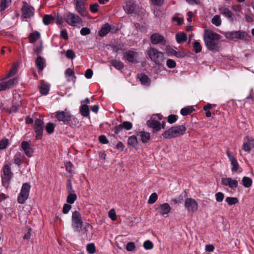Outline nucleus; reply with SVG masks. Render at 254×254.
I'll return each mask as SVG.
<instances>
[{
	"label": "nucleus",
	"instance_id": "obj_1",
	"mask_svg": "<svg viewBox=\"0 0 254 254\" xmlns=\"http://www.w3.org/2000/svg\"><path fill=\"white\" fill-rule=\"evenodd\" d=\"M220 35L215 32H209L204 36L205 44L207 49L213 52L219 51Z\"/></svg>",
	"mask_w": 254,
	"mask_h": 254
},
{
	"label": "nucleus",
	"instance_id": "obj_2",
	"mask_svg": "<svg viewBox=\"0 0 254 254\" xmlns=\"http://www.w3.org/2000/svg\"><path fill=\"white\" fill-rule=\"evenodd\" d=\"M55 117L59 122H62L64 125L67 126H76L79 124L77 119L73 117L70 113L66 110L56 112Z\"/></svg>",
	"mask_w": 254,
	"mask_h": 254
},
{
	"label": "nucleus",
	"instance_id": "obj_3",
	"mask_svg": "<svg viewBox=\"0 0 254 254\" xmlns=\"http://www.w3.org/2000/svg\"><path fill=\"white\" fill-rule=\"evenodd\" d=\"M187 130L184 125L174 126L165 131L162 134L166 139H171L183 135Z\"/></svg>",
	"mask_w": 254,
	"mask_h": 254
},
{
	"label": "nucleus",
	"instance_id": "obj_4",
	"mask_svg": "<svg viewBox=\"0 0 254 254\" xmlns=\"http://www.w3.org/2000/svg\"><path fill=\"white\" fill-rule=\"evenodd\" d=\"M147 53L151 60L159 67H160L164 63L165 58L164 54L157 49L150 47L147 50Z\"/></svg>",
	"mask_w": 254,
	"mask_h": 254
},
{
	"label": "nucleus",
	"instance_id": "obj_5",
	"mask_svg": "<svg viewBox=\"0 0 254 254\" xmlns=\"http://www.w3.org/2000/svg\"><path fill=\"white\" fill-rule=\"evenodd\" d=\"M3 174L1 175L2 185L7 188L9 185L10 181L13 176L10 167L7 164L4 165L3 169Z\"/></svg>",
	"mask_w": 254,
	"mask_h": 254
},
{
	"label": "nucleus",
	"instance_id": "obj_6",
	"mask_svg": "<svg viewBox=\"0 0 254 254\" xmlns=\"http://www.w3.org/2000/svg\"><path fill=\"white\" fill-rule=\"evenodd\" d=\"M30 188L31 186L29 183H25L23 184L20 192L17 198V201L19 203L23 204L28 199Z\"/></svg>",
	"mask_w": 254,
	"mask_h": 254
},
{
	"label": "nucleus",
	"instance_id": "obj_7",
	"mask_svg": "<svg viewBox=\"0 0 254 254\" xmlns=\"http://www.w3.org/2000/svg\"><path fill=\"white\" fill-rule=\"evenodd\" d=\"M72 227L75 231H80L82 225L83 221L81 214L77 211H74L72 214Z\"/></svg>",
	"mask_w": 254,
	"mask_h": 254
},
{
	"label": "nucleus",
	"instance_id": "obj_8",
	"mask_svg": "<svg viewBox=\"0 0 254 254\" xmlns=\"http://www.w3.org/2000/svg\"><path fill=\"white\" fill-rule=\"evenodd\" d=\"M64 19L67 24L72 26H76L82 21L78 15L71 12L66 13L64 15Z\"/></svg>",
	"mask_w": 254,
	"mask_h": 254
},
{
	"label": "nucleus",
	"instance_id": "obj_9",
	"mask_svg": "<svg viewBox=\"0 0 254 254\" xmlns=\"http://www.w3.org/2000/svg\"><path fill=\"white\" fill-rule=\"evenodd\" d=\"M34 129L36 133V139H41L43 136L44 130V122L39 119L35 120Z\"/></svg>",
	"mask_w": 254,
	"mask_h": 254
},
{
	"label": "nucleus",
	"instance_id": "obj_10",
	"mask_svg": "<svg viewBox=\"0 0 254 254\" xmlns=\"http://www.w3.org/2000/svg\"><path fill=\"white\" fill-rule=\"evenodd\" d=\"M22 17L25 19L29 18L33 16L34 14V8L29 5L26 2L23 3L21 8Z\"/></svg>",
	"mask_w": 254,
	"mask_h": 254
},
{
	"label": "nucleus",
	"instance_id": "obj_11",
	"mask_svg": "<svg viewBox=\"0 0 254 254\" xmlns=\"http://www.w3.org/2000/svg\"><path fill=\"white\" fill-rule=\"evenodd\" d=\"M150 41L154 45L160 44L162 46H165L166 44V40L164 37L158 33L153 34L151 35Z\"/></svg>",
	"mask_w": 254,
	"mask_h": 254
},
{
	"label": "nucleus",
	"instance_id": "obj_12",
	"mask_svg": "<svg viewBox=\"0 0 254 254\" xmlns=\"http://www.w3.org/2000/svg\"><path fill=\"white\" fill-rule=\"evenodd\" d=\"M185 207L189 212H194L197 209V203L191 198H188L185 200Z\"/></svg>",
	"mask_w": 254,
	"mask_h": 254
},
{
	"label": "nucleus",
	"instance_id": "obj_13",
	"mask_svg": "<svg viewBox=\"0 0 254 254\" xmlns=\"http://www.w3.org/2000/svg\"><path fill=\"white\" fill-rule=\"evenodd\" d=\"M229 37L232 38H237L240 39H246L249 40L251 39V36L247 33L243 31H234L228 33Z\"/></svg>",
	"mask_w": 254,
	"mask_h": 254
},
{
	"label": "nucleus",
	"instance_id": "obj_14",
	"mask_svg": "<svg viewBox=\"0 0 254 254\" xmlns=\"http://www.w3.org/2000/svg\"><path fill=\"white\" fill-rule=\"evenodd\" d=\"M137 55L136 52L129 50L123 54V59L129 63H137L136 60Z\"/></svg>",
	"mask_w": 254,
	"mask_h": 254
},
{
	"label": "nucleus",
	"instance_id": "obj_15",
	"mask_svg": "<svg viewBox=\"0 0 254 254\" xmlns=\"http://www.w3.org/2000/svg\"><path fill=\"white\" fill-rule=\"evenodd\" d=\"M146 125L148 127L153 129V132L155 133L161 129V123L156 121L155 118L151 119L146 122Z\"/></svg>",
	"mask_w": 254,
	"mask_h": 254
},
{
	"label": "nucleus",
	"instance_id": "obj_16",
	"mask_svg": "<svg viewBox=\"0 0 254 254\" xmlns=\"http://www.w3.org/2000/svg\"><path fill=\"white\" fill-rule=\"evenodd\" d=\"M171 209V208L170 205L167 203L160 204L155 208V210L163 216L166 214H168L170 212Z\"/></svg>",
	"mask_w": 254,
	"mask_h": 254
},
{
	"label": "nucleus",
	"instance_id": "obj_17",
	"mask_svg": "<svg viewBox=\"0 0 254 254\" xmlns=\"http://www.w3.org/2000/svg\"><path fill=\"white\" fill-rule=\"evenodd\" d=\"M76 9L77 12L82 16H86L88 12L85 6V2L76 0Z\"/></svg>",
	"mask_w": 254,
	"mask_h": 254
},
{
	"label": "nucleus",
	"instance_id": "obj_18",
	"mask_svg": "<svg viewBox=\"0 0 254 254\" xmlns=\"http://www.w3.org/2000/svg\"><path fill=\"white\" fill-rule=\"evenodd\" d=\"M222 184L224 186H229L232 189H234L238 186V181L233 180L231 178H223L222 179Z\"/></svg>",
	"mask_w": 254,
	"mask_h": 254
},
{
	"label": "nucleus",
	"instance_id": "obj_19",
	"mask_svg": "<svg viewBox=\"0 0 254 254\" xmlns=\"http://www.w3.org/2000/svg\"><path fill=\"white\" fill-rule=\"evenodd\" d=\"M220 13L228 19H229L231 22H233L234 20V15L232 12L228 8L225 6H220L218 8Z\"/></svg>",
	"mask_w": 254,
	"mask_h": 254
},
{
	"label": "nucleus",
	"instance_id": "obj_20",
	"mask_svg": "<svg viewBox=\"0 0 254 254\" xmlns=\"http://www.w3.org/2000/svg\"><path fill=\"white\" fill-rule=\"evenodd\" d=\"M124 8L127 13H134L136 8V4L133 0H128L127 1L126 5Z\"/></svg>",
	"mask_w": 254,
	"mask_h": 254
},
{
	"label": "nucleus",
	"instance_id": "obj_21",
	"mask_svg": "<svg viewBox=\"0 0 254 254\" xmlns=\"http://www.w3.org/2000/svg\"><path fill=\"white\" fill-rule=\"evenodd\" d=\"M21 147L27 157H30L32 156L33 152V149L30 147V145L28 142L23 141L21 142Z\"/></svg>",
	"mask_w": 254,
	"mask_h": 254
},
{
	"label": "nucleus",
	"instance_id": "obj_22",
	"mask_svg": "<svg viewBox=\"0 0 254 254\" xmlns=\"http://www.w3.org/2000/svg\"><path fill=\"white\" fill-rule=\"evenodd\" d=\"M137 135L140 137L141 141L143 143H148L150 139V135L148 132L141 131L137 133Z\"/></svg>",
	"mask_w": 254,
	"mask_h": 254
},
{
	"label": "nucleus",
	"instance_id": "obj_23",
	"mask_svg": "<svg viewBox=\"0 0 254 254\" xmlns=\"http://www.w3.org/2000/svg\"><path fill=\"white\" fill-rule=\"evenodd\" d=\"M39 71H42L46 66V63L44 59L41 56H38L35 61Z\"/></svg>",
	"mask_w": 254,
	"mask_h": 254
},
{
	"label": "nucleus",
	"instance_id": "obj_24",
	"mask_svg": "<svg viewBox=\"0 0 254 254\" xmlns=\"http://www.w3.org/2000/svg\"><path fill=\"white\" fill-rule=\"evenodd\" d=\"M251 140L252 138L249 136H246L244 138L243 149L246 152H250L252 146Z\"/></svg>",
	"mask_w": 254,
	"mask_h": 254
},
{
	"label": "nucleus",
	"instance_id": "obj_25",
	"mask_svg": "<svg viewBox=\"0 0 254 254\" xmlns=\"http://www.w3.org/2000/svg\"><path fill=\"white\" fill-rule=\"evenodd\" d=\"M111 30V26L109 23L105 24L99 31V35L101 37L106 36Z\"/></svg>",
	"mask_w": 254,
	"mask_h": 254
},
{
	"label": "nucleus",
	"instance_id": "obj_26",
	"mask_svg": "<svg viewBox=\"0 0 254 254\" xmlns=\"http://www.w3.org/2000/svg\"><path fill=\"white\" fill-rule=\"evenodd\" d=\"M18 82V78L14 77L10 79L6 82H3L5 89H9L13 87L14 85H16Z\"/></svg>",
	"mask_w": 254,
	"mask_h": 254
},
{
	"label": "nucleus",
	"instance_id": "obj_27",
	"mask_svg": "<svg viewBox=\"0 0 254 254\" xmlns=\"http://www.w3.org/2000/svg\"><path fill=\"white\" fill-rule=\"evenodd\" d=\"M176 38L178 43H182L187 41V36L184 32H179L176 35Z\"/></svg>",
	"mask_w": 254,
	"mask_h": 254
},
{
	"label": "nucleus",
	"instance_id": "obj_28",
	"mask_svg": "<svg viewBox=\"0 0 254 254\" xmlns=\"http://www.w3.org/2000/svg\"><path fill=\"white\" fill-rule=\"evenodd\" d=\"M138 141L135 135H133L128 137L127 139V144L132 147H135L137 146Z\"/></svg>",
	"mask_w": 254,
	"mask_h": 254
},
{
	"label": "nucleus",
	"instance_id": "obj_29",
	"mask_svg": "<svg viewBox=\"0 0 254 254\" xmlns=\"http://www.w3.org/2000/svg\"><path fill=\"white\" fill-rule=\"evenodd\" d=\"M111 64L116 69L120 70L124 68V64L120 60H112L110 61Z\"/></svg>",
	"mask_w": 254,
	"mask_h": 254
},
{
	"label": "nucleus",
	"instance_id": "obj_30",
	"mask_svg": "<svg viewBox=\"0 0 254 254\" xmlns=\"http://www.w3.org/2000/svg\"><path fill=\"white\" fill-rule=\"evenodd\" d=\"M40 34L37 31H35L34 32L31 33L29 36V42L31 43H34L37 40H38L40 38Z\"/></svg>",
	"mask_w": 254,
	"mask_h": 254
},
{
	"label": "nucleus",
	"instance_id": "obj_31",
	"mask_svg": "<svg viewBox=\"0 0 254 254\" xmlns=\"http://www.w3.org/2000/svg\"><path fill=\"white\" fill-rule=\"evenodd\" d=\"M138 78L143 85H148L149 84V79L148 77L144 73L138 74Z\"/></svg>",
	"mask_w": 254,
	"mask_h": 254
},
{
	"label": "nucleus",
	"instance_id": "obj_32",
	"mask_svg": "<svg viewBox=\"0 0 254 254\" xmlns=\"http://www.w3.org/2000/svg\"><path fill=\"white\" fill-rule=\"evenodd\" d=\"M22 157L23 156H22L21 153L20 152H17L15 154L14 156V163L17 165L18 166H20L22 164Z\"/></svg>",
	"mask_w": 254,
	"mask_h": 254
},
{
	"label": "nucleus",
	"instance_id": "obj_33",
	"mask_svg": "<svg viewBox=\"0 0 254 254\" xmlns=\"http://www.w3.org/2000/svg\"><path fill=\"white\" fill-rule=\"evenodd\" d=\"M76 194L73 192H68V196L67 197L66 201L69 204H72L74 203L75 200L76 199Z\"/></svg>",
	"mask_w": 254,
	"mask_h": 254
},
{
	"label": "nucleus",
	"instance_id": "obj_34",
	"mask_svg": "<svg viewBox=\"0 0 254 254\" xmlns=\"http://www.w3.org/2000/svg\"><path fill=\"white\" fill-rule=\"evenodd\" d=\"M243 186L246 188H249L252 186V180L248 177H244L242 179Z\"/></svg>",
	"mask_w": 254,
	"mask_h": 254
},
{
	"label": "nucleus",
	"instance_id": "obj_35",
	"mask_svg": "<svg viewBox=\"0 0 254 254\" xmlns=\"http://www.w3.org/2000/svg\"><path fill=\"white\" fill-rule=\"evenodd\" d=\"M81 114L84 117H87L89 115V110L86 104L82 105L80 108Z\"/></svg>",
	"mask_w": 254,
	"mask_h": 254
},
{
	"label": "nucleus",
	"instance_id": "obj_36",
	"mask_svg": "<svg viewBox=\"0 0 254 254\" xmlns=\"http://www.w3.org/2000/svg\"><path fill=\"white\" fill-rule=\"evenodd\" d=\"M49 91V86L45 84H42L40 87V92L41 94L46 95H47Z\"/></svg>",
	"mask_w": 254,
	"mask_h": 254
},
{
	"label": "nucleus",
	"instance_id": "obj_37",
	"mask_svg": "<svg viewBox=\"0 0 254 254\" xmlns=\"http://www.w3.org/2000/svg\"><path fill=\"white\" fill-rule=\"evenodd\" d=\"M212 23L216 26H219L221 24V20L219 15H215L211 20Z\"/></svg>",
	"mask_w": 254,
	"mask_h": 254
},
{
	"label": "nucleus",
	"instance_id": "obj_38",
	"mask_svg": "<svg viewBox=\"0 0 254 254\" xmlns=\"http://www.w3.org/2000/svg\"><path fill=\"white\" fill-rule=\"evenodd\" d=\"M226 201L229 205H232L238 203L239 200L237 197H227Z\"/></svg>",
	"mask_w": 254,
	"mask_h": 254
},
{
	"label": "nucleus",
	"instance_id": "obj_39",
	"mask_svg": "<svg viewBox=\"0 0 254 254\" xmlns=\"http://www.w3.org/2000/svg\"><path fill=\"white\" fill-rule=\"evenodd\" d=\"M54 18L51 15L46 14L43 18V22L46 25H48Z\"/></svg>",
	"mask_w": 254,
	"mask_h": 254
},
{
	"label": "nucleus",
	"instance_id": "obj_40",
	"mask_svg": "<svg viewBox=\"0 0 254 254\" xmlns=\"http://www.w3.org/2000/svg\"><path fill=\"white\" fill-rule=\"evenodd\" d=\"M193 110V109L191 107L182 108L181 110V114L183 116H187L190 115Z\"/></svg>",
	"mask_w": 254,
	"mask_h": 254
},
{
	"label": "nucleus",
	"instance_id": "obj_41",
	"mask_svg": "<svg viewBox=\"0 0 254 254\" xmlns=\"http://www.w3.org/2000/svg\"><path fill=\"white\" fill-rule=\"evenodd\" d=\"M87 251L90 254H93L96 251V248L95 245L93 243L89 244L86 247Z\"/></svg>",
	"mask_w": 254,
	"mask_h": 254
},
{
	"label": "nucleus",
	"instance_id": "obj_42",
	"mask_svg": "<svg viewBox=\"0 0 254 254\" xmlns=\"http://www.w3.org/2000/svg\"><path fill=\"white\" fill-rule=\"evenodd\" d=\"M45 129L48 133H52L54 131V124L52 123H48L46 126Z\"/></svg>",
	"mask_w": 254,
	"mask_h": 254
},
{
	"label": "nucleus",
	"instance_id": "obj_43",
	"mask_svg": "<svg viewBox=\"0 0 254 254\" xmlns=\"http://www.w3.org/2000/svg\"><path fill=\"white\" fill-rule=\"evenodd\" d=\"M193 49L195 53H199L201 51L202 47L200 43L198 41H194L193 43Z\"/></svg>",
	"mask_w": 254,
	"mask_h": 254
},
{
	"label": "nucleus",
	"instance_id": "obj_44",
	"mask_svg": "<svg viewBox=\"0 0 254 254\" xmlns=\"http://www.w3.org/2000/svg\"><path fill=\"white\" fill-rule=\"evenodd\" d=\"M158 198V195L156 193L154 192L152 193L148 200V203L149 204H153L156 202V201L157 200Z\"/></svg>",
	"mask_w": 254,
	"mask_h": 254
},
{
	"label": "nucleus",
	"instance_id": "obj_45",
	"mask_svg": "<svg viewBox=\"0 0 254 254\" xmlns=\"http://www.w3.org/2000/svg\"><path fill=\"white\" fill-rule=\"evenodd\" d=\"M17 71V66L16 65H14L11 69L10 70L9 73L6 76V78H9L11 76L14 75Z\"/></svg>",
	"mask_w": 254,
	"mask_h": 254
},
{
	"label": "nucleus",
	"instance_id": "obj_46",
	"mask_svg": "<svg viewBox=\"0 0 254 254\" xmlns=\"http://www.w3.org/2000/svg\"><path fill=\"white\" fill-rule=\"evenodd\" d=\"M8 0H0V11H3L8 5Z\"/></svg>",
	"mask_w": 254,
	"mask_h": 254
},
{
	"label": "nucleus",
	"instance_id": "obj_47",
	"mask_svg": "<svg viewBox=\"0 0 254 254\" xmlns=\"http://www.w3.org/2000/svg\"><path fill=\"white\" fill-rule=\"evenodd\" d=\"M231 164L232 166V167L231 169L232 171L233 172H237L239 168V165L238 164L237 160L236 159L235 160H233L232 162H231Z\"/></svg>",
	"mask_w": 254,
	"mask_h": 254
},
{
	"label": "nucleus",
	"instance_id": "obj_48",
	"mask_svg": "<svg viewBox=\"0 0 254 254\" xmlns=\"http://www.w3.org/2000/svg\"><path fill=\"white\" fill-rule=\"evenodd\" d=\"M65 75L66 76L72 77L73 78V81L75 82L76 77L74 75V72L72 69L70 68L66 69L65 71Z\"/></svg>",
	"mask_w": 254,
	"mask_h": 254
},
{
	"label": "nucleus",
	"instance_id": "obj_49",
	"mask_svg": "<svg viewBox=\"0 0 254 254\" xmlns=\"http://www.w3.org/2000/svg\"><path fill=\"white\" fill-rule=\"evenodd\" d=\"M178 120V116L175 115H170L168 117V122L170 124H172L176 122Z\"/></svg>",
	"mask_w": 254,
	"mask_h": 254
},
{
	"label": "nucleus",
	"instance_id": "obj_50",
	"mask_svg": "<svg viewBox=\"0 0 254 254\" xmlns=\"http://www.w3.org/2000/svg\"><path fill=\"white\" fill-rule=\"evenodd\" d=\"M122 125L124 128L127 130L131 129L132 127V124L130 122L127 121L123 122L122 124Z\"/></svg>",
	"mask_w": 254,
	"mask_h": 254
},
{
	"label": "nucleus",
	"instance_id": "obj_51",
	"mask_svg": "<svg viewBox=\"0 0 254 254\" xmlns=\"http://www.w3.org/2000/svg\"><path fill=\"white\" fill-rule=\"evenodd\" d=\"M143 247L146 250H151L153 248V244L150 241L147 240L144 242Z\"/></svg>",
	"mask_w": 254,
	"mask_h": 254
},
{
	"label": "nucleus",
	"instance_id": "obj_52",
	"mask_svg": "<svg viewBox=\"0 0 254 254\" xmlns=\"http://www.w3.org/2000/svg\"><path fill=\"white\" fill-rule=\"evenodd\" d=\"M67 58L69 59H73L75 57V54L73 50L69 49L67 50L65 54Z\"/></svg>",
	"mask_w": 254,
	"mask_h": 254
},
{
	"label": "nucleus",
	"instance_id": "obj_53",
	"mask_svg": "<svg viewBox=\"0 0 254 254\" xmlns=\"http://www.w3.org/2000/svg\"><path fill=\"white\" fill-rule=\"evenodd\" d=\"M166 65L169 68H173L176 67V63L173 60L168 59L166 62Z\"/></svg>",
	"mask_w": 254,
	"mask_h": 254
},
{
	"label": "nucleus",
	"instance_id": "obj_54",
	"mask_svg": "<svg viewBox=\"0 0 254 254\" xmlns=\"http://www.w3.org/2000/svg\"><path fill=\"white\" fill-rule=\"evenodd\" d=\"M216 200L217 202H222L224 198V195L222 192H219L215 194Z\"/></svg>",
	"mask_w": 254,
	"mask_h": 254
},
{
	"label": "nucleus",
	"instance_id": "obj_55",
	"mask_svg": "<svg viewBox=\"0 0 254 254\" xmlns=\"http://www.w3.org/2000/svg\"><path fill=\"white\" fill-rule=\"evenodd\" d=\"M55 22L57 23V24H59L60 25H62L63 24V22H64V18H63V17L59 15V14H57L55 16Z\"/></svg>",
	"mask_w": 254,
	"mask_h": 254
},
{
	"label": "nucleus",
	"instance_id": "obj_56",
	"mask_svg": "<svg viewBox=\"0 0 254 254\" xmlns=\"http://www.w3.org/2000/svg\"><path fill=\"white\" fill-rule=\"evenodd\" d=\"M8 140L7 139H3L0 141V149H5L8 144Z\"/></svg>",
	"mask_w": 254,
	"mask_h": 254
},
{
	"label": "nucleus",
	"instance_id": "obj_57",
	"mask_svg": "<svg viewBox=\"0 0 254 254\" xmlns=\"http://www.w3.org/2000/svg\"><path fill=\"white\" fill-rule=\"evenodd\" d=\"M135 245L133 242H129L127 243L126 246V249L127 251H133L135 250Z\"/></svg>",
	"mask_w": 254,
	"mask_h": 254
},
{
	"label": "nucleus",
	"instance_id": "obj_58",
	"mask_svg": "<svg viewBox=\"0 0 254 254\" xmlns=\"http://www.w3.org/2000/svg\"><path fill=\"white\" fill-rule=\"evenodd\" d=\"M99 4L97 3H95L90 5V10L93 13H96L98 11V7Z\"/></svg>",
	"mask_w": 254,
	"mask_h": 254
},
{
	"label": "nucleus",
	"instance_id": "obj_59",
	"mask_svg": "<svg viewBox=\"0 0 254 254\" xmlns=\"http://www.w3.org/2000/svg\"><path fill=\"white\" fill-rule=\"evenodd\" d=\"M109 217L112 220H115L117 219L115 211L114 209H111L109 212Z\"/></svg>",
	"mask_w": 254,
	"mask_h": 254
},
{
	"label": "nucleus",
	"instance_id": "obj_60",
	"mask_svg": "<svg viewBox=\"0 0 254 254\" xmlns=\"http://www.w3.org/2000/svg\"><path fill=\"white\" fill-rule=\"evenodd\" d=\"M90 33V29L87 27H83L80 30V34L82 35H87Z\"/></svg>",
	"mask_w": 254,
	"mask_h": 254
},
{
	"label": "nucleus",
	"instance_id": "obj_61",
	"mask_svg": "<svg viewBox=\"0 0 254 254\" xmlns=\"http://www.w3.org/2000/svg\"><path fill=\"white\" fill-rule=\"evenodd\" d=\"M71 208V206L68 204H64L63 209V212L64 214H67Z\"/></svg>",
	"mask_w": 254,
	"mask_h": 254
},
{
	"label": "nucleus",
	"instance_id": "obj_62",
	"mask_svg": "<svg viewBox=\"0 0 254 254\" xmlns=\"http://www.w3.org/2000/svg\"><path fill=\"white\" fill-rule=\"evenodd\" d=\"M152 3L156 6H161L164 3V0H151Z\"/></svg>",
	"mask_w": 254,
	"mask_h": 254
},
{
	"label": "nucleus",
	"instance_id": "obj_63",
	"mask_svg": "<svg viewBox=\"0 0 254 254\" xmlns=\"http://www.w3.org/2000/svg\"><path fill=\"white\" fill-rule=\"evenodd\" d=\"M186 56V53L183 51H176L175 57L178 58H183Z\"/></svg>",
	"mask_w": 254,
	"mask_h": 254
},
{
	"label": "nucleus",
	"instance_id": "obj_64",
	"mask_svg": "<svg viewBox=\"0 0 254 254\" xmlns=\"http://www.w3.org/2000/svg\"><path fill=\"white\" fill-rule=\"evenodd\" d=\"M99 141L102 144H107L108 143V140L106 136L104 135H101L99 136Z\"/></svg>",
	"mask_w": 254,
	"mask_h": 254
}]
</instances>
